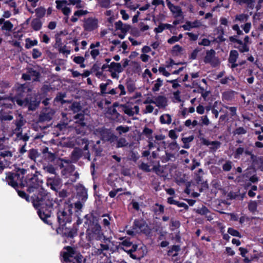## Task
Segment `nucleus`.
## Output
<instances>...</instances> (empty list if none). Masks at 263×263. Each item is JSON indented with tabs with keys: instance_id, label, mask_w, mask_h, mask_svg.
<instances>
[{
	"instance_id": "nucleus-39",
	"label": "nucleus",
	"mask_w": 263,
	"mask_h": 263,
	"mask_svg": "<svg viewBox=\"0 0 263 263\" xmlns=\"http://www.w3.org/2000/svg\"><path fill=\"white\" fill-rule=\"evenodd\" d=\"M122 107L124 113L128 116H133L135 115V112L133 111V108L130 105L124 104L122 105Z\"/></svg>"
},
{
	"instance_id": "nucleus-52",
	"label": "nucleus",
	"mask_w": 263,
	"mask_h": 263,
	"mask_svg": "<svg viewBox=\"0 0 263 263\" xmlns=\"http://www.w3.org/2000/svg\"><path fill=\"white\" fill-rule=\"evenodd\" d=\"M57 4L56 8L58 10H62L64 8V5H68L67 1L66 0H57L55 1Z\"/></svg>"
},
{
	"instance_id": "nucleus-50",
	"label": "nucleus",
	"mask_w": 263,
	"mask_h": 263,
	"mask_svg": "<svg viewBox=\"0 0 263 263\" xmlns=\"http://www.w3.org/2000/svg\"><path fill=\"white\" fill-rule=\"evenodd\" d=\"M228 233L229 234L233 236L238 237L239 238H241L242 237L240 232L233 228H229L228 229Z\"/></svg>"
},
{
	"instance_id": "nucleus-12",
	"label": "nucleus",
	"mask_w": 263,
	"mask_h": 263,
	"mask_svg": "<svg viewBox=\"0 0 263 263\" xmlns=\"http://www.w3.org/2000/svg\"><path fill=\"white\" fill-rule=\"evenodd\" d=\"M27 89L26 87L24 85H21L17 88L16 94L14 97H12V99L14 100V103H17L20 106H23L26 107V102L25 98L22 100L20 97H23L24 96V93L25 90Z\"/></svg>"
},
{
	"instance_id": "nucleus-24",
	"label": "nucleus",
	"mask_w": 263,
	"mask_h": 263,
	"mask_svg": "<svg viewBox=\"0 0 263 263\" xmlns=\"http://www.w3.org/2000/svg\"><path fill=\"white\" fill-rule=\"evenodd\" d=\"M155 104L160 108H165L167 105V98L164 96L159 95L155 98Z\"/></svg>"
},
{
	"instance_id": "nucleus-4",
	"label": "nucleus",
	"mask_w": 263,
	"mask_h": 263,
	"mask_svg": "<svg viewBox=\"0 0 263 263\" xmlns=\"http://www.w3.org/2000/svg\"><path fill=\"white\" fill-rule=\"evenodd\" d=\"M63 249L66 251L61 252L62 263H86V258L75 248L68 246Z\"/></svg>"
},
{
	"instance_id": "nucleus-20",
	"label": "nucleus",
	"mask_w": 263,
	"mask_h": 263,
	"mask_svg": "<svg viewBox=\"0 0 263 263\" xmlns=\"http://www.w3.org/2000/svg\"><path fill=\"white\" fill-rule=\"evenodd\" d=\"M42 153L43 157L48 163H52L57 157L54 153L49 152V148L47 147H45L43 149Z\"/></svg>"
},
{
	"instance_id": "nucleus-38",
	"label": "nucleus",
	"mask_w": 263,
	"mask_h": 263,
	"mask_svg": "<svg viewBox=\"0 0 263 263\" xmlns=\"http://www.w3.org/2000/svg\"><path fill=\"white\" fill-rule=\"evenodd\" d=\"M39 156L40 154L36 149L31 148L28 151V158L34 161H35V159L36 158L39 157Z\"/></svg>"
},
{
	"instance_id": "nucleus-37",
	"label": "nucleus",
	"mask_w": 263,
	"mask_h": 263,
	"mask_svg": "<svg viewBox=\"0 0 263 263\" xmlns=\"http://www.w3.org/2000/svg\"><path fill=\"white\" fill-rule=\"evenodd\" d=\"M160 122L163 124H170L172 122L171 116L168 114H163L160 117Z\"/></svg>"
},
{
	"instance_id": "nucleus-46",
	"label": "nucleus",
	"mask_w": 263,
	"mask_h": 263,
	"mask_svg": "<svg viewBox=\"0 0 263 263\" xmlns=\"http://www.w3.org/2000/svg\"><path fill=\"white\" fill-rule=\"evenodd\" d=\"M11 164V162L9 159H5V162L0 158V173H2L6 167H8Z\"/></svg>"
},
{
	"instance_id": "nucleus-44",
	"label": "nucleus",
	"mask_w": 263,
	"mask_h": 263,
	"mask_svg": "<svg viewBox=\"0 0 263 263\" xmlns=\"http://www.w3.org/2000/svg\"><path fill=\"white\" fill-rule=\"evenodd\" d=\"M36 18H39L41 20V18L43 17L46 13V9L43 7H40L35 10Z\"/></svg>"
},
{
	"instance_id": "nucleus-57",
	"label": "nucleus",
	"mask_w": 263,
	"mask_h": 263,
	"mask_svg": "<svg viewBox=\"0 0 263 263\" xmlns=\"http://www.w3.org/2000/svg\"><path fill=\"white\" fill-rule=\"evenodd\" d=\"M117 144L116 147L117 148L123 147L127 145L126 140L124 138H120V139L116 140Z\"/></svg>"
},
{
	"instance_id": "nucleus-30",
	"label": "nucleus",
	"mask_w": 263,
	"mask_h": 263,
	"mask_svg": "<svg viewBox=\"0 0 263 263\" xmlns=\"http://www.w3.org/2000/svg\"><path fill=\"white\" fill-rule=\"evenodd\" d=\"M235 92L230 90L222 93V100L223 101H231L235 98Z\"/></svg>"
},
{
	"instance_id": "nucleus-25",
	"label": "nucleus",
	"mask_w": 263,
	"mask_h": 263,
	"mask_svg": "<svg viewBox=\"0 0 263 263\" xmlns=\"http://www.w3.org/2000/svg\"><path fill=\"white\" fill-rule=\"evenodd\" d=\"M102 217L104 218L101 221V223L103 227L106 229V230H110V221L112 220V218L108 214H103Z\"/></svg>"
},
{
	"instance_id": "nucleus-28",
	"label": "nucleus",
	"mask_w": 263,
	"mask_h": 263,
	"mask_svg": "<svg viewBox=\"0 0 263 263\" xmlns=\"http://www.w3.org/2000/svg\"><path fill=\"white\" fill-rule=\"evenodd\" d=\"M201 25V23L197 20L193 22L190 21H186L185 24L182 26V27L184 30L190 31L191 28H198Z\"/></svg>"
},
{
	"instance_id": "nucleus-16",
	"label": "nucleus",
	"mask_w": 263,
	"mask_h": 263,
	"mask_svg": "<svg viewBox=\"0 0 263 263\" xmlns=\"http://www.w3.org/2000/svg\"><path fill=\"white\" fill-rule=\"evenodd\" d=\"M54 111L49 108H45L41 112L39 116V121L40 122L49 121L52 118Z\"/></svg>"
},
{
	"instance_id": "nucleus-21",
	"label": "nucleus",
	"mask_w": 263,
	"mask_h": 263,
	"mask_svg": "<svg viewBox=\"0 0 263 263\" xmlns=\"http://www.w3.org/2000/svg\"><path fill=\"white\" fill-rule=\"evenodd\" d=\"M168 8L174 15L175 17L180 16L182 14V11L180 7L174 5L169 0H166Z\"/></svg>"
},
{
	"instance_id": "nucleus-33",
	"label": "nucleus",
	"mask_w": 263,
	"mask_h": 263,
	"mask_svg": "<svg viewBox=\"0 0 263 263\" xmlns=\"http://www.w3.org/2000/svg\"><path fill=\"white\" fill-rule=\"evenodd\" d=\"M42 22L39 18H33L31 22V26L34 31L40 30L42 27Z\"/></svg>"
},
{
	"instance_id": "nucleus-41",
	"label": "nucleus",
	"mask_w": 263,
	"mask_h": 263,
	"mask_svg": "<svg viewBox=\"0 0 263 263\" xmlns=\"http://www.w3.org/2000/svg\"><path fill=\"white\" fill-rule=\"evenodd\" d=\"M12 157V153L9 151L4 150L0 151V158L3 159L5 162V159H9L11 161V158Z\"/></svg>"
},
{
	"instance_id": "nucleus-26",
	"label": "nucleus",
	"mask_w": 263,
	"mask_h": 263,
	"mask_svg": "<svg viewBox=\"0 0 263 263\" xmlns=\"http://www.w3.org/2000/svg\"><path fill=\"white\" fill-rule=\"evenodd\" d=\"M118 106V103L115 102L113 104L112 107L108 108L107 113L111 116V119L113 120H119L120 117V114L118 112L117 109L115 108Z\"/></svg>"
},
{
	"instance_id": "nucleus-17",
	"label": "nucleus",
	"mask_w": 263,
	"mask_h": 263,
	"mask_svg": "<svg viewBox=\"0 0 263 263\" xmlns=\"http://www.w3.org/2000/svg\"><path fill=\"white\" fill-rule=\"evenodd\" d=\"M77 196L80 200L85 202L88 198L87 190L82 184H79L76 187Z\"/></svg>"
},
{
	"instance_id": "nucleus-6",
	"label": "nucleus",
	"mask_w": 263,
	"mask_h": 263,
	"mask_svg": "<svg viewBox=\"0 0 263 263\" xmlns=\"http://www.w3.org/2000/svg\"><path fill=\"white\" fill-rule=\"evenodd\" d=\"M74 121V128L77 134H84L85 133L86 129L87 127L85 122V114L84 111L77 114L73 116Z\"/></svg>"
},
{
	"instance_id": "nucleus-10",
	"label": "nucleus",
	"mask_w": 263,
	"mask_h": 263,
	"mask_svg": "<svg viewBox=\"0 0 263 263\" xmlns=\"http://www.w3.org/2000/svg\"><path fill=\"white\" fill-rule=\"evenodd\" d=\"M15 106L12 97L5 95L0 96V110L1 111L10 110Z\"/></svg>"
},
{
	"instance_id": "nucleus-9",
	"label": "nucleus",
	"mask_w": 263,
	"mask_h": 263,
	"mask_svg": "<svg viewBox=\"0 0 263 263\" xmlns=\"http://www.w3.org/2000/svg\"><path fill=\"white\" fill-rule=\"evenodd\" d=\"M57 232L63 237L68 238H72L77 235L78 229L76 228V226H72L71 228H67L66 226H60L57 228Z\"/></svg>"
},
{
	"instance_id": "nucleus-13",
	"label": "nucleus",
	"mask_w": 263,
	"mask_h": 263,
	"mask_svg": "<svg viewBox=\"0 0 263 263\" xmlns=\"http://www.w3.org/2000/svg\"><path fill=\"white\" fill-rule=\"evenodd\" d=\"M47 185L51 190L55 192L61 188L62 185V179L58 175L54 177H48L47 179Z\"/></svg>"
},
{
	"instance_id": "nucleus-62",
	"label": "nucleus",
	"mask_w": 263,
	"mask_h": 263,
	"mask_svg": "<svg viewBox=\"0 0 263 263\" xmlns=\"http://www.w3.org/2000/svg\"><path fill=\"white\" fill-rule=\"evenodd\" d=\"M232 162L230 161H227L226 162L223 164L222 165V169L225 172H229L230 171L232 167Z\"/></svg>"
},
{
	"instance_id": "nucleus-59",
	"label": "nucleus",
	"mask_w": 263,
	"mask_h": 263,
	"mask_svg": "<svg viewBox=\"0 0 263 263\" xmlns=\"http://www.w3.org/2000/svg\"><path fill=\"white\" fill-rule=\"evenodd\" d=\"M248 17V15L246 14H237L235 16V20L240 21V22H243L245 21H247Z\"/></svg>"
},
{
	"instance_id": "nucleus-27",
	"label": "nucleus",
	"mask_w": 263,
	"mask_h": 263,
	"mask_svg": "<svg viewBox=\"0 0 263 263\" xmlns=\"http://www.w3.org/2000/svg\"><path fill=\"white\" fill-rule=\"evenodd\" d=\"M70 161L69 160H66L64 159L60 158L59 157H57L54 161L53 162V164L54 167L56 168V170L58 168H62L64 167V163H66L67 164H69Z\"/></svg>"
},
{
	"instance_id": "nucleus-42",
	"label": "nucleus",
	"mask_w": 263,
	"mask_h": 263,
	"mask_svg": "<svg viewBox=\"0 0 263 263\" xmlns=\"http://www.w3.org/2000/svg\"><path fill=\"white\" fill-rule=\"evenodd\" d=\"M25 47L28 49L31 48L32 47L37 45L38 41L37 40L35 39L32 40L30 38H26L25 39Z\"/></svg>"
},
{
	"instance_id": "nucleus-58",
	"label": "nucleus",
	"mask_w": 263,
	"mask_h": 263,
	"mask_svg": "<svg viewBox=\"0 0 263 263\" xmlns=\"http://www.w3.org/2000/svg\"><path fill=\"white\" fill-rule=\"evenodd\" d=\"M196 212L201 215H205L210 213L209 210L204 205H202V208L197 209Z\"/></svg>"
},
{
	"instance_id": "nucleus-15",
	"label": "nucleus",
	"mask_w": 263,
	"mask_h": 263,
	"mask_svg": "<svg viewBox=\"0 0 263 263\" xmlns=\"http://www.w3.org/2000/svg\"><path fill=\"white\" fill-rule=\"evenodd\" d=\"M99 134L103 141L112 142L117 140L118 138V137L112 133L109 129L105 128L101 129Z\"/></svg>"
},
{
	"instance_id": "nucleus-3",
	"label": "nucleus",
	"mask_w": 263,
	"mask_h": 263,
	"mask_svg": "<svg viewBox=\"0 0 263 263\" xmlns=\"http://www.w3.org/2000/svg\"><path fill=\"white\" fill-rule=\"evenodd\" d=\"M85 224L87 226L86 234L88 241L101 240L104 243L111 241L110 238L104 235L102 227L99 223L98 217L91 215L87 219Z\"/></svg>"
},
{
	"instance_id": "nucleus-64",
	"label": "nucleus",
	"mask_w": 263,
	"mask_h": 263,
	"mask_svg": "<svg viewBox=\"0 0 263 263\" xmlns=\"http://www.w3.org/2000/svg\"><path fill=\"white\" fill-rule=\"evenodd\" d=\"M235 48H237L241 53L248 52L249 51V47L246 44H243L238 47L235 46Z\"/></svg>"
},
{
	"instance_id": "nucleus-1",
	"label": "nucleus",
	"mask_w": 263,
	"mask_h": 263,
	"mask_svg": "<svg viewBox=\"0 0 263 263\" xmlns=\"http://www.w3.org/2000/svg\"><path fill=\"white\" fill-rule=\"evenodd\" d=\"M27 173L25 168H17L12 172L6 173L4 180L8 184L14 189L20 185L21 189L28 187L27 191L29 193H33L31 196L33 206L37 210V214L43 221H46V218L50 216L53 199L51 194L42 187V181L35 174L28 175L25 179L23 178Z\"/></svg>"
},
{
	"instance_id": "nucleus-7",
	"label": "nucleus",
	"mask_w": 263,
	"mask_h": 263,
	"mask_svg": "<svg viewBox=\"0 0 263 263\" xmlns=\"http://www.w3.org/2000/svg\"><path fill=\"white\" fill-rule=\"evenodd\" d=\"M132 228L136 232L142 233L146 236H149L152 232V229L143 218L135 219Z\"/></svg>"
},
{
	"instance_id": "nucleus-29",
	"label": "nucleus",
	"mask_w": 263,
	"mask_h": 263,
	"mask_svg": "<svg viewBox=\"0 0 263 263\" xmlns=\"http://www.w3.org/2000/svg\"><path fill=\"white\" fill-rule=\"evenodd\" d=\"M12 113V111L6 110L1 111L0 110V121L1 122H3L6 121H11L13 119L12 115H10Z\"/></svg>"
},
{
	"instance_id": "nucleus-55",
	"label": "nucleus",
	"mask_w": 263,
	"mask_h": 263,
	"mask_svg": "<svg viewBox=\"0 0 263 263\" xmlns=\"http://www.w3.org/2000/svg\"><path fill=\"white\" fill-rule=\"evenodd\" d=\"M116 130L118 132L119 135H121L123 133H126L129 130V128L127 126H123L120 125L116 128Z\"/></svg>"
},
{
	"instance_id": "nucleus-32",
	"label": "nucleus",
	"mask_w": 263,
	"mask_h": 263,
	"mask_svg": "<svg viewBox=\"0 0 263 263\" xmlns=\"http://www.w3.org/2000/svg\"><path fill=\"white\" fill-rule=\"evenodd\" d=\"M112 70L118 73H121L123 71V68L120 63L112 62L109 64V69H108V71L112 72Z\"/></svg>"
},
{
	"instance_id": "nucleus-48",
	"label": "nucleus",
	"mask_w": 263,
	"mask_h": 263,
	"mask_svg": "<svg viewBox=\"0 0 263 263\" xmlns=\"http://www.w3.org/2000/svg\"><path fill=\"white\" fill-rule=\"evenodd\" d=\"M13 27V25L12 23L9 21H6L4 22V24L2 27L1 29L2 30H7L8 31H10L12 30Z\"/></svg>"
},
{
	"instance_id": "nucleus-22",
	"label": "nucleus",
	"mask_w": 263,
	"mask_h": 263,
	"mask_svg": "<svg viewBox=\"0 0 263 263\" xmlns=\"http://www.w3.org/2000/svg\"><path fill=\"white\" fill-rule=\"evenodd\" d=\"M243 153L246 156H250L252 154V152L249 151L248 148H245L240 145L234 152V157L235 159H239Z\"/></svg>"
},
{
	"instance_id": "nucleus-43",
	"label": "nucleus",
	"mask_w": 263,
	"mask_h": 263,
	"mask_svg": "<svg viewBox=\"0 0 263 263\" xmlns=\"http://www.w3.org/2000/svg\"><path fill=\"white\" fill-rule=\"evenodd\" d=\"M66 97V94L65 93L58 92L56 97L54 99V101L58 102H61L62 104H64L66 103L69 102L68 100L64 99Z\"/></svg>"
},
{
	"instance_id": "nucleus-60",
	"label": "nucleus",
	"mask_w": 263,
	"mask_h": 263,
	"mask_svg": "<svg viewBox=\"0 0 263 263\" xmlns=\"http://www.w3.org/2000/svg\"><path fill=\"white\" fill-rule=\"evenodd\" d=\"M153 133V130L152 129H150L146 126H145L143 130V134L148 139H151L152 138V134Z\"/></svg>"
},
{
	"instance_id": "nucleus-8",
	"label": "nucleus",
	"mask_w": 263,
	"mask_h": 263,
	"mask_svg": "<svg viewBox=\"0 0 263 263\" xmlns=\"http://www.w3.org/2000/svg\"><path fill=\"white\" fill-rule=\"evenodd\" d=\"M26 107L29 110H35L41 102L40 97L35 93L27 94L25 97Z\"/></svg>"
},
{
	"instance_id": "nucleus-49",
	"label": "nucleus",
	"mask_w": 263,
	"mask_h": 263,
	"mask_svg": "<svg viewBox=\"0 0 263 263\" xmlns=\"http://www.w3.org/2000/svg\"><path fill=\"white\" fill-rule=\"evenodd\" d=\"M20 187L21 188L20 185H18V187H17V188H16V189H15L16 191V192H17L19 196L23 199H26V200L27 201H29V196L28 195H27L24 191L19 190L18 188H20Z\"/></svg>"
},
{
	"instance_id": "nucleus-35",
	"label": "nucleus",
	"mask_w": 263,
	"mask_h": 263,
	"mask_svg": "<svg viewBox=\"0 0 263 263\" xmlns=\"http://www.w3.org/2000/svg\"><path fill=\"white\" fill-rule=\"evenodd\" d=\"M43 168L45 172L54 175L55 176L57 175L56 168L54 167L53 163H48L47 165H44Z\"/></svg>"
},
{
	"instance_id": "nucleus-45",
	"label": "nucleus",
	"mask_w": 263,
	"mask_h": 263,
	"mask_svg": "<svg viewBox=\"0 0 263 263\" xmlns=\"http://www.w3.org/2000/svg\"><path fill=\"white\" fill-rule=\"evenodd\" d=\"M156 206H158V209L154 207L153 209V211L156 215H159L160 214H163L164 212V206L162 204H160L158 203H156L155 205Z\"/></svg>"
},
{
	"instance_id": "nucleus-56",
	"label": "nucleus",
	"mask_w": 263,
	"mask_h": 263,
	"mask_svg": "<svg viewBox=\"0 0 263 263\" xmlns=\"http://www.w3.org/2000/svg\"><path fill=\"white\" fill-rule=\"evenodd\" d=\"M247 133V130L243 127H239L236 128L233 132V135H245Z\"/></svg>"
},
{
	"instance_id": "nucleus-11",
	"label": "nucleus",
	"mask_w": 263,
	"mask_h": 263,
	"mask_svg": "<svg viewBox=\"0 0 263 263\" xmlns=\"http://www.w3.org/2000/svg\"><path fill=\"white\" fill-rule=\"evenodd\" d=\"M83 27L86 31L91 32L98 28V20L96 17L85 18L83 21Z\"/></svg>"
},
{
	"instance_id": "nucleus-34",
	"label": "nucleus",
	"mask_w": 263,
	"mask_h": 263,
	"mask_svg": "<svg viewBox=\"0 0 263 263\" xmlns=\"http://www.w3.org/2000/svg\"><path fill=\"white\" fill-rule=\"evenodd\" d=\"M83 155V151L80 148H75L71 153V159L74 161L79 160Z\"/></svg>"
},
{
	"instance_id": "nucleus-53",
	"label": "nucleus",
	"mask_w": 263,
	"mask_h": 263,
	"mask_svg": "<svg viewBox=\"0 0 263 263\" xmlns=\"http://www.w3.org/2000/svg\"><path fill=\"white\" fill-rule=\"evenodd\" d=\"M110 0H100L99 1V6L101 8H109L110 7Z\"/></svg>"
},
{
	"instance_id": "nucleus-63",
	"label": "nucleus",
	"mask_w": 263,
	"mask_h": 263,
	"mask_svg": "<svg viewBox=\"0 0 263 263\" xmlns=\"http://www.w3.org/2000/svg\"><path fill=\"white\" fill-rule=\"evenodd\" d=\"M42 52L37 48H33L32 52V57L33 59H36L42 56Z\"/></svg>"
},
{
	"instance_id": "nucleus-47",
	"label": "nucleus",
	"mask_w": 263,
	"mask_h": 263,
	"mask_svg": "<svg viewBox=\"0 0 263 263\" xmlns=\"http://www.w3.org/2000/svg\"><path fill=\"white\" fill-rule=\"evenodd\" d=\"M163 85V81L160 78H158L156 80L154 87L152 88V91L153 92L158 91L160 90V87Z\"/></svg>"
},
{
	"instance_id": "nucleus-5",
	"label": "nucleus",
	"mask_w": 263,
	"mask_h": 263,
	"mask_svg": "<svg viewBox=\"0 0 263 263\" xmlns=\"http://www.w3.org/2000/svg\"><path fill=\"white\" fill-rule=\"evenodd\" d=\"M120 248L121 249L126 252L132 259L138 260L141 259V257L138 256L136 254L133 253L137 251L138 245L136 243H134L133 242L131 241L130 238H126L123 240V241L120 243Z\"/></svg>"
},
{
	"instance_id": "nucleus-61",
	"label": "nucleus",
	"mask_w": 263,
	"mask_h": 263,
	"mask_svg": "<svg viewBox=\"0 0 263 263\" xmlns=\"http://www.w3.org/2000/svg\"><path fill=\"white\" fill-rule=\"evenodd\" d=\"M139 169L141 170L144 172L148 173L152 171V170L149 168V166L145 163L142 162L140 165H139Z\"/></svg>"
},
{
	"instance_id": "nucleus-23",
	"label": "nucleus",
	"mask_w": 263,
	"mask_h": 263,
	"mask_svg": "<svg viewBox=\"0 0 263 263\" xmlns=\"http://www.w3.org/2000/svg\"><path fill=\"white\" fill-rule=\"evenodd\" d=\"M27 73H29L32 81L33 82H39L41 77V73L39 70L34 69L32 67H28L26 69Z\"/></svg>"
},
{
	"instance_id": "nucleus-40",
	"label": "nucleus",
	"mask_w": 263,
	"mask_h": 263,
	"mask_svg": "<svg viewBox=\"0 0 263 263\" xmlns=\"http://www.w3.org/2000/svg\"><path fill=\"white\" fill-rule=\"evenodd\" d=\"M238 55L239 54L237 50H231L230 52V55L228 59L229 63H235L237 61Z\"/></svg>"
},
{
	"instance_id": "nucleus-54",
	"label": "nucleus",
	"mask_w": 263,
	"mask_h": 263,
	"mask_svg": "<svg viewBox=\"0 0 263 263\" xmlns=\"http://www.w3.org/2000/svg\"><path fill=\"white\" fill-rule=\"evenodd\" d=\"M257 203L256 201H251L248 204L249 210L251 212H254L257 210Z\"/></svg>"
},
{
	"instance_id": "nucleus-18",
	"label": "nucleus",
	"mask_w": 263,
	"mask_h": 263,
	"mask_svg": "<svg viewBox=\"0 0 263 263\" xmlns=\"http://www.w3.org/2000/svg\"><path fill=\"white\" fill-rule=\"evenodd\" d=\"M201 143L206 146L211 145L210 147V149L211 152H216L221 145V143L220 141L215 140L210 141L208 139L202 138L201 139Z\"/></svg>"
},
{
	"instance_id": "nucleus-51",
	"label": "nucleus",
	"mask_w": 263,
	"mask_h": 263,
	"mask_svg": "<svg viewBox=\"0 0 263 263\" xmlns=\"http://www.w3.org/2000/svg\"><path fill=\"white\" fill-rule=\"evenodd\" d=\"M16 137L17 138L23 140L24 141L26 142L28 141L29 139V137L28 135L27 134H23L22 133V130L21 131H17L16 132Z\"/></svg>"
},
{
	"instance_id": "nucleus-36",
	"label": "nucleus",
	"mask_w": 263,
	"mask_h": 263,
	"mask_svg": "<svg viewBox=\"0 0 263 263\" xmlns=\"http://www.w3.org/2000/svg\"><path fill=\"white\" fill-rule=\"evenodd\" d=\"M69 108L70 110L72 111L73 113L78 114L79 113V112L81 111L82 107L80 102L74 101L69 106Z\"/></svg>"
},
{
	"instance_id": "nucleus-31",
	"label": "nucleus",
	"mask_w": 263,
	"mask_h": 263,
	"mask_svg": "<svg viewBox=\"0 0 263 263\" xmlns=\"http://www.w3.org/2000/svg\"><path fill=\"white\" fill-rule=\"evenodd\" d=\"M167 202L170 204H174L178 207L184 208L185 210H187L189 209V206L186 203L175 200L172 197H168L167 199Z\"/></svg>"
},
{
	"instance_id": "nucleus-19",
	"label": "nucleus",
	"mask_w": 263,
	"mask_h": 263,
	"mask_svg": "<svg viewBox=\"0 0 263 263\" xmlns=\"http://www.w3.org/2000/svg\"><path fill=\"white\" fill-rule=\"evenodd\" d=\"M14 122L16 126L14 132H16L22 130V127L25 124L26 121L21 114H18Z\"/></svg>"
},
{
	"instance_id": "nucleus-14",
	"label": "nucleus",
	"mask_w": 263,
	"mask_h": 263,
	"mask_svg": "<svg viewBox=\"0 0 263 263\" xmlns=\"http://www.w3.org/2000/svg\"><path fill=\"white\" fill-rule=\"evenodd\" d=\"M216 52L212 49L206 51V55L204 58L203 61L205 64H210L213 67L216 66L218 64V60L215 57Z\"/></svg>"
},
{
	"instance_id": "nucleus-2",
	"label": "nucleus",
	"mask_w": 263,
	"mask_h": 263,
	"mask_svg": "<svg viewBox=\"0 0 263 263\" xmlns=\"http://www.w3.org/2000/svg\"><path fill=\"white\" fill-rule=\"evenodd\" d=\"M53 203L50 210V216L46 218V221H43L45 223L49 225L52 224V221L49 218H50L52 214V211L54 208L56 210V215L57 222L59 226H65L67 223H70L72 220L73 204L71 202L70 199L66 200H54Z\"/></svg>"
}]
</instances>
